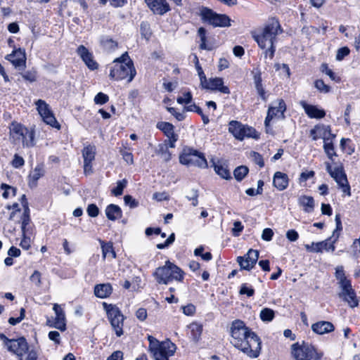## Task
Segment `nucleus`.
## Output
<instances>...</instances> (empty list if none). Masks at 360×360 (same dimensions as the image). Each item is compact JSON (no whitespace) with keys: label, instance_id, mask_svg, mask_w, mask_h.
<instances>
[{"label":"nucleus","instance_id":"1","mask_svg":"<svg viewBox=\"0 0 360 360\" xmlns=\"http://www.w3.org/2000/svg\"><path fill=\"white\" fill-rule=\"evenodd\" d=\"M230 333L231 343L250 358H257L261 352L262 341L257 335L240 320L232 322Z\"/></svg>","mask_w":360,"mask_h":360},{"label":"nucleus","instance_id":"2","mask_svg":"<svg viewBox=\"0 0 360 360\" xmlns=\"http://www.w3.org/2000/svg\"><path fill=\"white\" fill-rule=\"evenodd\" d=\"M230 333L231 343L250 358H257L261 352L262 341L257 335L240 320L232 322Z\"/></svg>","mask_w":360,"mask_h":360},{"label":"nucleus","instance_id":"3","mask_svg":"<svg viewBox=\"0 0 360 360\" xmlns=\"http://www.w3.org/2000/svg\"><path fill=\"white\" fill-rule=\"evenodd\" d=\"M282 32L278 20L276 18H271L262 29L252 32V37L257 41L259 48L266 49L264 52L265 58L269 57L271 60L274 58L276 51L274 44L276 41L277 36Z\"/></svg>","mask_w":360,"mask_h":360},{"label":"nucleus","instance_id":"4","mask_svg":"<svg viewBox=\"0 0 360 360\" xmlns=\"http://www.w3.org/2000/svg\"><path fill=\"white\" fill-rule=\"evenodd\" d=\"M110 67V77L115 80L127 79L131 82L136 75V70L127 53H123L120 57L113 60Z\"/></svg>","mask_w":360,"mask_h":360},{"label":"nucleus","instance_id":"5","mask_svg":"<svg viewBox=\"0 0 360 360\" xmlns=\"http://www.w3.org/2000/svg\"><path fill=\"white\" fill-rule=\"evenodd\" d=\"M336 229L333 231L332 236L325 240L304 245L305 250L309 252L322 253L326 252H334L335 243L337 241L342 229L341 220L339 215L335 216Z\"/></svg>","mask_w":360,"mask_h":360},{"label":"nucleus","instance_id":"6","mask_svg":"<svg viewBox=\"0 0 360 360\" xmlns=\"http://www.w3.org/2000/svg\"><path fill=\"white\" fill-rule=\"evenodd\" d=\"M153 276L159 284L167 285L173 281H181L184 274L180 268L169 261H167L164 266L155 269Z\"/></svg>","mask_w":360,"mask_h":360},{"label":"nucleus","instance_id":"7","mask_svg":"<svg viewBox=\"0 0 360 360\" xmlns=\"http://www.w3.org/2000/svg\"><path fill=\"white\" fill-rule=\"evenodd\" d=\"M149 350L155 360H169L176 350V346L169 340L159 342L151 335L148 336Z\"/></svg>","mask_w":360,"mask_h":360},{"label":"nucleus","instance_id":"8","mask_svg":"<svg viewBox=\"0 0 360 360\" xmlns=\"http://www.w3.org/2000/svg\"><path fill=\"white\" fill-rule=\"evenodd\" d=\"M335 276L339 281L338 284L340 288L339 297L347 302L351 307H356L358 301L356 293L352 287L350 281L346 278L342 266L337 267Z\"/></svg>","mask_w":360,"mask_h":360},{"label":"nucleus","instance_id":"9","mask_svg":"<svg viewBox=\"0 0 360 360\" xmlns=\"http://www.w3.org/2000/svg\"><path fill=\"white\" fill-rule=\"evenodd\" d=\"M10 136L13 141L16 143L20 141L24 147H32L34 145V133L32 130H29L21 124L13 122L9 127Z\"/></svg>","mask_w":360,"mask_h":360},{"label":"nucleus","instance_id":"10","mask_svg":"<svg viewBox=\"0 0 360 360\" xmlns=\"http://www.w3.org/2000/svg\"><path fill=\"white\" fill-rule=\"evenodd\" d=\"M104 310L111 325L112 330L117 337L123 335L124 321L125 319L120 309L112 304L103 303Z\"/></svg>","mask_w":360,"mask_h":360},{"label":"nucleus","instance_id":"11","mask_svg":"<svg viewBox=\"0 0 360 360\" xmlns=\"http://www.w3.org/2000/svg\"><path fill=\"white\" fill-rule=\"evenodd\" d=\"M201 20L213 27H228L231 26V19L226 14H219L212 9L202 7L200 9Z\"/></svg>","mask_w":360,"mask_h":360},{"label":"nucleus","instance_id":"12","mask_svg":"<svg viewBox=\"0 0 360 360\" xmlns=\"http://www.w3.org/2000/svg\"><path fill=\"white\" fill-rule=\"evenodd\" d=\"M292 355L295 360H320L322 354L318 353L315 347L311 345L295 343L292 345Z\"/></svg>","mask_w":360,"mask_h":360},{"label":"nucleus","instance_id":"13","mask_svg":"<svg viewBox=\"0 0 360 360\" xmlns=\"http://www.w3.org/2000/svg\"><path fill=\"white\" fill-rule=\"evenodd\" d=\"M286 110V105L283 99H277L269 105L267 110V115L264 120L266 131L271 133V123L274 120L284 118V112Z\"/></svg>","mask_w":360,"mask_h":360},{"label":"nucleus","instance_id":"14","mask_svg":"<svg viewBox=\"0 0 360 360\" xmlns=\"http://www.w3.org/2000/svg\"><path fill=\"white\" fill-rule=\"evenodd\" d=\"M229 132L239 141H243L245 138L258 139L259 137V134L254 128L236 120H232L229 123Z\"/></svg>","mask_w":360,"mask_h":360},{"label":"nucleus","instance_id":"15","mask_svg":"<svg viewBox=\"0 0 360 360\" xmlns=\"http://www.w3.org/2000/svg\"><path fill=\"white\" fill-rule=\"evenodd\" d=\"M179 161L182 165L187 166H196L200 168H205L207 166L205 156L191 148H186L183 150L179 156Z\"/></svg>","mask_w":360,"mask_h":360},{"label":"nucleus","instance_id":"16","mask_svg":"<svg viewBox=\"0 0 360 360\" xmlns=\"http://www.w3.org/2000/svg\"><path fill=\"white\" fill-rule=\"evenodd\" d=\"M326 167L327 172L334 179L342 191L348 196L351 195L350 186L342 167L336 166L333 168L329 162H326Z\"/></svg>","mask_w":360,"mask_h":360},{"label":"nucleus","instance_id":"17","mask_svg":"<svg viewBox=\"0 0 360 360\" xmlns=\"http://www.w3.org/2000/svg\"><path fill=\"white\" fill-rule=\"evenodd\" d=\"M35 105L38 113L46 124L58 129H60V125L56 119L55 115L48 103L41 99H39L35 101Z\"/></svg>","mask_w":360,"mask_h":360},{"label":"nucleus","instance_id":"18","mask_svg":"<svg viewBox=\"0 0 360 360\" xmlns=\"http://www.w3.org/2000/svg\"><path fill=\"white\" fill-rule=\"evenodd\" d=\"M0 340L3 342L7 349L15 354L17 356L27 349L28 344L24 338L18 339H8L4 334H0Z\"/></svg>","mask_w":360,"mask_h":360},{"label":"nucleus","instance_id":"19","mask_svg":"<svg viewBox=\"0 0 360 360\" xmlns=\"http://www.w3.org/2000/svg\"><path fill=\"white\" fill-rule=\"evenodd\" d=\"M309 134L314 141L322 139L323 143L333 140L335 137V135L331 133L330 126L321 124L314 126V128L310 130Z\"/></svg>","mask_w":360,"mask_h":360},{"label":"nucleus","instance_id":"20","mask_svg":"<svg viewBox=\"0 0 360 360\" xmlns=\"http://www.w3.org/2000/svg\"><path fill=\"white\" fill-rule=\"evenodd\" d=\"M5 58L16 69L22 70L26 68V53L24 49H15L11 53L8 54Z\"/></svg>","mask_w":360,"mask_h":360},{"label":"nucleus","instance_id":"21","mask_svg":"<svg viewBox=\"0 0 360 360\" xmlns=\"http://www.w3.org/2000/svg\"><path fill=\"white\" fill-rule=\"evenodd\" d=\"M258 258L259 252L255 250L250 249L245 256L238 257L237 262L241 269L250 270L255 266Z\"/></svg>","mask_w":360,"mask_h":360},{"label":"nucleus","instance_id":"22","mask_svg":"<svg viewBox=\"0 0 360 360\" xmlns=\"http://www.w3.org/2000/svg\"><path fill=\"white\" fill-rule=\"evenodd\" d=\"M157 128L161 130L167 137L169 146L175 147V143L178 140V134L174 132V127L167 122H159L157 123Z\"/></svg>","mask_w":360,"mask_h":360},{"label":"nucleus","instance_id":"23","mask_svg":"<svg viewBox=\"0 0 360 360\" xmlns=\"http://www.w3.org/2000/svg\"><path fill=\"white\" fill-rule=\"evenodd\" d=\"M202 89L219 91L224 94H230L229 87L224 85V80L221 77H211L208 79Z\"/></svg>","mask_w":360,"mask_h":360},{"label":"nucleus","instance_id":"24","mask_svg":"<svg viewBox=\"0 0 360 360\" xmlns=\"http://www.w3.org/2000/svg\"><path fill=\"white\" fill-rule=\"evenodd\" d=\"M77 53L90 70H94L98 68V64L94 59L92 53L90 52L84 46H79L77 49Z\"/></svg>","mask_w":360,"mask_h":360},{"label":"nucleus","instance_id":"25","mask_svg":"<svg viewBox=\"0 0 360 360\" xmlns=\"http://www.w3.org/2000/svg\"><path fill=\"white\" fill-rule=\"evenodd\" d=\"M145 2L155 14L162 15L170 11V6L167 0H145Z\"/></svg>","mask_w":360,"mask_h":360},{"label":"nucleus","instance_id":"26","mask_svg":"<svg viewBox=\"0 0 360 360\" xmlns=\"http://www.w3.org/2000/svg\"><path fill=\"white\" fill-rule=\"evenodd\" d=\"M96 149L94 146H88L82 150L84 158V171L85 174H90L92 172L91 162L94 160Z\"/></svg>","mask_w":360,"mask_h":360},{"label":"nucleus","instance_id":"27","mask_svg":"<svg viewBox=\"0 0 360 360\" xmlns=\"http://www.w3.org/2000/svg\"><path fill=\"white\" fill-rule=\"evenodd\" d=\"M300 104L304 110L305 113L310 118L321 119L326 115L325 110L316 105L307 104L304 101H300Z\"/></svg>","mask_w":360,"mask_h":360},{"label":"nucleus","instance_id":"28","mask_svg":"<svg viewBox=\"0 0 360 360\" xmlns=\"http://www.w3.org/2000/svg\"><path fill=\"white\" fill-rule=\"evenodd\" d=\"M53 310L56 315L54 327L62 331L65 330L66 328V319L64 310L61 306L58 304H53Z\"/></svg>","mask_w":360,"mask_h":360},{"label":"nucleus","instance_id":"29","mask_svg":"<svg viewBox=\"0 0 360 360\" xmlns=\"http://www.w3.org/2000/svg\"><path fill=\"white\" fill-rule=\"evenodd\" d=\"M22 203L24 207V212L20 217L21 230L22 234H27L30 231V210L27 205V202L25 201V196L24 195L22 196Z\"/></svg>","mask_w":360,"mask_h":360},{"label":"nucleus","instance_id":"30","mask_svg":"<svg viewBox=\"0 0 360 360\" xmlns=\"http://www.w3.org/2000/svg\"><path fill=\"white\" fill-rule=\"evenodd\" d=\"M289 179L286 174L281 172H276L274 174L273 185L278 191H284L288 186Z\"/></svg>","mask_w":360,"mask_h":360},{"label":"nucleus","instance_id":"31","mask_svg":"<svg viewBox=\"0 0 360 360\" xmlns=\"http://www.w3.org/2000/svg\"><path fill=\"white\" fill-rule=\"evenodd\" d=\"M335 329L333 324L329 321H321L311 325V330L316 334L324 335L333 332Z\"/></svg>","mask_w":360,"mask_h":360},{"label":"nucleus","instance_id":"32","mask_svg":"<svg viewBox=\"0 0 360 360\" xmlns=\"http://www.w3.org/2000/svg\"><path fill=\"white\" fill-rule=\"evenodd\" d=\"M112 292V288L110 283L97 284L94 287L95 296L101 299L108 297Z\"/></svg>","mask_w":360,"mask_h":360},{"label":"nucleus","instance_id":"33","mask_svg":"<svg viewBox=\"0 0 360 360\" xmlns=\"http://www.w3.org/2000/svg\"><path fill=\"white\" fill-rule=\"evenodd\" d=\"M105 213L106 217L110 221H115L120 219L122 216L121 208L115 204H110L105 208Z\"/></svg>","mask_w":360,"mask_h":360},{"label":"nucleus","instance_id":"34","mask_svg":"<svg viewBox=\"0 0 360 360\" xmlns=\"http://www.w3.org/2000/svg\"><path fill=\"white\" fill-rule=\"evenodd\" d=\"M298 204L302 207L303 210L307 213H311L314 210V200L311 196L301 195L298 198Z\"/></svg>","mask_w":360,"mask_h":360},{"label":"nucleus","instance_id":"35","mask_svg":"<svg viewBox=\"0 0 360 360\" xmlns=\"http://www.w3.org/2000/svg\"><path fill=\"white\" fill-rule=\"evenodd\" d=\"M214 171L221 178L224 179H231V173L225 163L217 162L214 164Z\"/></svg>","mask_w":360,"mask_h":360},{"label":"nucleus","instance_id":"36","mask_svg":"<svg viewBox=\"0 0 360 360\" xmlns=\"http://www.w3.org/2000/svg\"><path fill=\"white\" fill-rule=\"evenodd\" d=\"M44 174V169L42 165H37L30 174V184H36L37 181Z\"/></svg>","mask_w":360,"mask_h":360},{"label":"nucleus","instance_id":"37","mask_svg":"<svg viewBox=\"0 0 360 360\" xmlns=\"http://www.w3.org/2000/svg\"><path fill=\"white\" fill-rule=\"evenodd\" d=\"M18 356L19 360H37L38 358V352L34 348L29 346L27 349Z\"/></svg>","mask_w":360,"mask_h":360},{"label":"nucleus","instance_id":"38","mask_svg":"<svg viewBox=\"0 0 360 360\" xmlns=\"http://www.w3.org/2000/svg\"><path fill=\"white\" fill-rule=\"evenodd\" d=\"M191 330V338L193 341L198 342L201 336L202 327L197 323H192L188 326Z\"/></svg>","mask_w":360,"mask_h":360},{"label":"nucleus","instance_id":"39","mask_svg":"<svg viewBox=\"0 0 360 360\" xmlns=\"http://www.w3.org/2000/svg\"><path fill=\"white\" fill-rule=\"evenodd\" d=\"M333 140L328 141L323 143V149L327 155V157L333 162L334 157L337 156V154L335 151L333 143Z\"/></svg>","mask_w":360,"mask_h":360},{"label":"nucleus","instance_id":"40","mask_svg":"<svg viewBox=\"0 0 360 360\" xmlns=\"http://www.w3.org/2000/svg\"><path fill=\"white\" fill-rule=\"evenodd\" d=\"M275 316L274 311L269 308H264L259 313V317L264 322L271 321Z\"/></svg>","mask_w":360,"mask_h":360},{"label":"nucleus","instance_id":"41","mask_svg":"<svg viewBox=\"0 0 360 360\" xmlns=\"http://www.w3.org/2000/svg\"><path fill=\"white\" fill-rule=\"evenodd\" d=\"M126 149H127V143H122V148L120 149V153L122 156L123 160L128 164V165H133L134 164V157L131 152L127 151Z\"/></svg>","mask_w":360,"mask_h":360},{"label":"nucleus","instance_id":"42","mask_svg":"<svg viewBox=\"0 0 360 360\" xmlns=\"http://www.w3.org/2000/svg\"><path fill=\"white\" fill-rule=\"evenodd\" d=\"M248 168L246 166H239L233 171L235 179L240 181H242L248 173Z\"/></svg>","mask_w":360,"mask_h":360},{"label":"nucleus","instance_id":"43","mask_svg":"<svg viewBox=\"0 0 360 360\" xmlns=\"http://www.w3.org/2000/svg\"><path fill=\"white\" fill-rule=\"evenodd\" d=\"M127 181L126 179H122L118 181L116 184V186L112 189V193L115 196L121 195L123 193L124 188L127 186Z\"/></svg>","mask_w":360,"mask_h":360},{"label":"nucleus","instance_id":"44","mask_svg":"<svg viewBox=\"0 0 360 360\" xmlns=\"http://www.w3.org/2000/svg\"><path fill=\"white\" fill-rule=\"evenodd\" d=\"M101 243L103 257L105 258L106 257L111 255L112 258H115V253L112 250V245L110 243H105L103 241H101Z\"/></svg>","mask_w":360,"mask_h":360},{"label":"nucleus","instance_id":"45","mask_svg":"<svg viewBox=\"0 0 360 360\" xmlns=\"http://www.w3.org/2000/svg\"><path fill=\"white\" fill-rule=\"evenodd\" d=\"M101 44H102L104 49L109 51L113 50L117 46V43L115 41L108 37H103L101 39Z\"/></svg>","mask_w":360,"mask_h":360},{"label":"nucleus","instance_id":"46","mask_svg":"<svg viewBox=\"0 0 360 360\" xmlns=\"http://www.w3.org/2000/svg\"><path fill=\"white\" fill-rule=\"evenodd\" d=\"M1 188L4 190V193L2 194V196L7 199L9 197L14 196L15 195V189L13 188L12 186H10L6 184H2L1 185Z\"/></svg>","mask_w":360,"mask_h":360},{"label":"nucleus","instance_id":"47","mask_svg":"<svg viewBox=\"0 0 360 360\" xmlns=\"http://www.w3.org/2000/svg\"><path fill=\"white\" fill-rule=\"evenodd\" d=\"M314 86L320 92L327 94L330 91V87L326 84L322 79H317L314 82Z\"/></svg>","mask_w":360,"mask_h":360},{"label":"nucleus","instance_id":"48","mask_svg":"<svg viewBox=\"0 0 360 360\" xmlns=\"http://www.w3.org/2000/svg\"><path fill=\"white\" fill-rule=\"evenodd\" d=\"M124 204L129 206L131 209L137 207L139 206V202L129 195H126L124 197Z\"/></svg>","mask_w":360,"mask_h":360},{"label":"nucleus","instance_id":"49","mask_svg":"<svg viewBox=\"0 0 360 360\" xmlns=\"http://www.w3.org/2000/svg\"><path fill=\"white\" fill-rule=\"evenodd\" d=\"M255 290L254 289L247 283H243L240 286V295H246L248 297H251L254 295Z\"/></svg>","mask_w":360,"mask_h":360},{"label":"nucleus","instance_id":"50","mask_svg":"<svg viewBox=\"0 0 360 360\" xmlns=\"http://www.w3.org/2000/svg\"><path fill=\"white\" fill-rule=\"evenodd\" d=\"M108 100H109L108 96L102 92H99L94 97L95 103L99 104V105L105 104V103H107L108 101Z\"/></svg>","mask_w":360,"mask_h":360},{"label":"nucleus","instance_id":"51","mask_svg":"<svg viewBox=\"0 0 360 360\" xmlns=\"http://www.w3.org/2000/svg\"><path fill=\"white\" fill-rule=\"evenodd\" d=\"M86 212L91 217H96L99 214V209L95 204H89L86 208Z\"/></svg>","mask_w":360,"mask_h":360},{"label":"nucleus","instance_id":"52","mask_svg":"<svg viewBox=\"0 0 360 360\" xmlns=\"http://www.w3.org/2000/svg\"><path fill=\"white\" fill-rule=\"evenodd\" d=\"M23 79L30 82H33L37 79V72L35 70H29L21 74Z\"/></svg>","mask_w":360,"mask_h":360},{"label":"nucleus","instance_id":"53","mask_svg":"<svg viewBox=\"0 0 360 360\" xmlns=\"http://www.w3.org/2000/svg\"><path fill=\"white\" fill-rule=\"evenodd\" d=\"M250 157L252 158L254 162L259 166V167H263L264 165V162L263 158L260 154L257 152H251Z\"/></svg>","mask_w":360,"mask_h":360},{"label":"nucleus","instance_id":"54","mask_svg":"<svg viewBox=\"0 0 360 360\" xmlns=\"http://www.w3.org/2000/svg\"><path fill=\"white\" fill-rule=\"evenodd\" d=\"M349 52L350 51L347 46L339 49L337 51L336 60L339 61L342 60L345 56L349 55Z\"/></svg>","mask_w":360,"mask_h":360},{"label":"nucleus","instance_id":"55","mask_svg":"<svg viewBox=\"0 0 360 360\" xmlns=\"http://www.w3.org/2000/svg\"><path fill=\"white\" fill-rule=\"evenodd\" d=\"M192 100V95L191 92L188 91L183 94L182 96L177 98L176 101L179 104L190 103Z\"/></svg>","mask_w":360,"mask_h":360},{"label":"nucleus","instance_id":"56","mask_svg":"<svg viewBox=\"0 0 360 360\" xmlns=\"http://www.w3.org/2000/svg\"><path fill=\"white\" fill-rule=\"evenodd\" d=\"M243 226L240 221H236L233 223V227L231 229L233 236H238L243 230Z\"/></svg>","mask_w":360,"mask_h":360},{"label":"nucleus","instance_id":"57","mask_svg":"<svg viewBox=\"0 0 360 360\" xmlns=\"http://www.w3.org/2000/svg\"><path fill=\"white\" fill-rule=\"evenodd\" d=\"M11 164L13 167L19 168L24 165L25 160L21 156H19L18 155L15 154L13 157V160Z\"/></svg>","mask_w":360,"mask_h":360},{"label":"nucleus","instance_id":"58","mask_svg":"<svg viewBox=\"0 0 360 360\" xmlns=\"http://www.w3.org/2000/svg\"><path fill=\"white\" fill-rule=\"evenodd\" d=\"M7 209L8 210H13V211L11 213L9 219L10 220H15V217L17 214H20V210L18 208V203H13L12 205H8Z\"/></svg>","mask_w":360,"mask_h":360},{"label":"nucleus","instance_id":"59","mask_svg":"<svg viewBox=\"0 0 360 360\" xmlns=\"http://www.w3.org/2000/svg\"><path fill=\"white\" fill-rule=\"evenodd\" d=\"M25 311L23 308H21L20 309V316L18 317V318H13V317H11L9 319H8V323L11 324V325H16L17 323H20L22 320H23V319L25 318Z\"/></svg>","mask_w":360,"mask_h":360},{"label":"nucleus","instance_id":"60","mask_svg":"<svg viewBox=\"0 0 360 360\" xmlns=\"http://www.w3.org/2000/svg\"><path fill=\"white\" fill-rule=\"evenodd\" d=\"M274 236V231L269 228H266L263 230L262 238L265 241H270Z\"/></svg>","mask_w":360,"mask_h":360},{"label":"nucleus","instance_id":"61","mask_svg":"<svg viewBox=\"0 0 360 360\" xmlns=\"http://www.w3.org/2000/svg\"><path fill=\"white\" fill-rule=\"evenodd\" d=\"M182 311L185 315L192 316L195 311V307L192 304H189L182 307Z\"/></svg>","mask_w":360,"mask_h":360},{"label":"nucleus","instance_id":"62","mask_svg":"<svg viewBox=\"0 0 360 360\" xmlns=\"http://www.w3.org/2000/svg\"><path fill=\"white\" fill-rule=\"evenodd\" d=\"M167 110L179 121L185 119V115L183 112H178L174 108H168Z\"/></svg>","mask_w":360,"mask_h":360},{"label":"nucleus","instance_id":"63","mask_svg":"<svg viewBox=\"0 0 360 360\" xmlns=\"http://www.w3.org/2000/svg\"><path fill=\"white\" fill-rule=\"evenodd\" d=\"M286 238L290 242H295V241H296L298 239L299 234H298V233L295 230L290 229V230H288L287 231V233H286Z\"/></svg>","mask_w":360,"mask_h":360},{"label":"nucleus","instance_id":"64","mask_svg":"<svg viewBox=\"0 0 360 360\" xmlns=\"http://www.w3.org/2000/svg\"><path fill=\"white\" fill-rule=\"evenodd\" d=\"M20 245L24 250H28L30 248V238L27 236V234H22Z\"/></svg>","mask_w":360,"mask_h":360}]
</instances>
